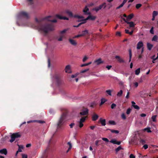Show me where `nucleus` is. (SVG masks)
Here are the masks:
<instances>
[{"label":"nucleus","instance_id":"51","mask_svg":"<svg viewBox=\"0 0 158 158\" xmlns=\"http://www.w3.org/2000/svg\"><path fill=\"white\" fill-rule=\"evenodd\" d=\"M116 106V104L114 103H113L111 104V109H113Z\"/></svg>","mask_w":158,"mask_h":158},{"label":"nucleus","instance_id":"49","mask_svg":"<svg viewBox=\"0 0 158 158\" xmlns=\"http://www.w3.org/2000/svg\"><path fill=\"white\" fill-rule=\"evenodd\" d=\"M106 92L109 95H111V91L110 90H106Z\"/></svg>","mask_w":158,"mask_h":158},{"label":"nucleus","instance_id":"16","mask_svg":"<svg viewBox=\"0 0 158 158\" xmlns=\"http://www.w3.org/2000/svg\"><path fill=\"white\" fill-rule=\"evenodd\" d=\"M94 63H96L97 65H99L100 64H102L104 63V61L102 60L101 58H100L94 61Z\"/></svg>","mask_w":158,"mask_h":158},{"label":"nucleus","instance_id":"20","mask_svg":"<svg viewBox=\"0 0 158 158\" xmlns=\"http://www.w3.org/2000/svg\"><path fill=\"white\" fill-rule=\"evenodd\" d=\"M0 153L2 154H4L6 155L7 154V151L6 148H4L0 150Z\"/></svg>","mask_w":158,"mask_h":158},{"label":"nucleus","instance_id":"63","mask_svg":"<svg viewBox=\"0 0 158 158\" xmlns=\"http://www.w3.org/2000/svg\"><path fill=\"white\" fill-rule=\"evenodd\" d=\"M111 67L112 66L111 65H107L106 66V68H107L108 70L110 69Z\"/></svg>","mask_w":158,"mask_h":158},{"label":"nucleus","instance_id":"37","mask_svg":"<svg viewBox=\"0 0 158 158\" xmlns=\"http://www.w3.org/2000/svg\"><path fill=\"white\" fill-rule=\"evenodd\" d=\"M123 91L122 90H121L119 92H118L117 95L118 97H120L122 96L123 94Z\"/></svg>","mask_w":158,"mask_h":158},{"label":"nucleus","instance_id":"4","mask_svg":"<svg viewBox=\"0 0 158 158\" xmlns=\"http://www.w3.org/2000/svg\"><path fill=\"white\" fill-rule=\"evenodd\" d=\"M53 79L58 86L61 85L62 83V81L60 79V75L56 73L54 74Z\"/></svg>","mask_w":158,"mask_h":158},{"label":"nucleus","instance_id":"5","mask_svg":"<svg viewBox=\"0 0 158 158\" xmlns=\"http://www.w3.org/2000/svg\"><path fill=\"white\" fill-rule=\"evenodd\" d=\"M21 137V135L19 133H15L13 134L11 136V139L10 140V142L12 143L15 141L16 138H19Z\"/></svg>","mask_w":158,"mask_h":158},{"label":"nucleus","instance_id":"41","mask_svg":"<svg viewBox=\"0 0 158 158\" xmlns=\"http://www.w3.org/2000/svg\"><path fill=\"white\" fill-rule=\"evenodd\" d=\"M79 73H76L74 75H72L71 76V77L72 78H74L76 77L79 74Z\"/></svg>","mask_w":158,"mask_h":158},{"label":"nucleus","instance_id":"2","mask_svg":"<svg viewBox=\"0 0 158 158\" xmlns=\"http://www.w3.org/2000/svg\"><path fill=\"white\" fill-rule=\"evenodd\" d=\"M67 113V111L66 110L65 112L63 113L61 116L60 117L57 123V129H60L61 127L64 124V120L66 117Z\"/></svg>","mask_w":158,"mask_h":158},{"label":"nucleus","instance_id":"32","mask_svg":"<svg viewBox=\"0 0 158 158\" xmlns=\"http://www.w3.org/2000/svg\"><path fill=\"white\" fill-rule=\"evenodd\" d=\"M87 116H85L82 117L80 119V122L83 123L85 122L86 118H87Z\"/></svg>","mask_w":158,"mask_h":158},{"label":"nucleus","instance_id":"13","mask_svg":"<svg viewBox=\"0 0 158 158\" xmlns=\"http://www.w3.org/2000/svg\"><path fill=\"white\" fill-rule=\"evenodd\" d=\"M143 42L141 41H139L137 44V49H140L141 47L143 46Z\"/></svg>","mask_w":158,"mask_h":158},{"label":"nucleus","instance_id":"15","mask_svg":"<svg viewBox=\"0 0 158 158\" xmlns=\"http://www.w3.org/2000/svg\"><path fill=\"white\" fill-rule=\"evenodd\" d=\"M56 17L60 19H64L66 20H69V19L68 18L66 17H62L59 15H56Z\"/></svg>","mask_w":158,"mask_h":158},{"label":"nucleus","instance_id":"3","mask_svg":"<svg viewBox=\"0 0 158 158\" xmlns=\"http://www.w3.org/2000/svg\"><path fill=\"white\" fill-rule=\"evenodd\" d=\"M29 14L26 12L22 11L20 12L17 15V19L18 20L22 19H28L30 18Z\"/></svg>","mask_w":158,"mask_h":158},{"label":"nucleus","instance_id":"1","mask_svg":"<svg viewBox=\"0 0 158 158\" xmlns=\"http://www.w3.org/2000/svg\"><path fill=\"white\" fill-rule=\"evenodd\" d=\"M51 17L50 16L46 17L45 18L38 19L37 18H35V23H31V27L34 29L37 30L41 33L47 34L49 31H52L54 30V26L53 24H48L47 21L52 22L56 23L57 22L56 19H54L50 20L49 19Z\"/></svg>","mask_w":158,"mask_h":158},{"label":"nucleus","instance_id":"8","mask_svg":"<svg viewBox=\"0 0 158 158\" xmlns=\"http://www.w3.org/2000/svg\"><path fill=\"white\" fill-rule=\"evenodd\" d=\"M89 9L88 6H86L83 10V11L85 15H88L91 14L90 12H89Z\"/></svg>","mask_w":158,"mask_h":158},{"label":"nucleus","instance_id":"53","mask_svg":"<svg viewBox=\"0 0 158 158\" xmlns=\"http://www.w3.org/2000/svg\"><path fill=\"white\" fill-rule=\"evenodd\" d=\"M133 107L135 109H137V110H139V107L137 105H135L133 106Z\"/></svg>","mask_w":158,"mask_h":158},{"label":"nucleus","instance_id":"55","mask_svg":"<svg viewBox=\"0 0 158 158\" xmlns=\"http://www.w3.org/2000/svg\"><path fill=\"white\" fill-rule=\"evenodd\" d=\"M67 31V30L66 29H64L63 30L60 31V34H64L66 32V31Z\"/></svg>","mask_w":158,"mask_h":158},{"label":"nucleus","instance_id":"9","mask_svg":"<svg viewBox=\"0 0 158 158\" xmlns=\"http://www.w3.org/2000/svg\"><path fill=\"white\" fill-rule=\"evenodd\" d=\"M123 20L124 21H125L126 23L127 24H129V26L130 27H135V24L133 22H129L126 20L125 18L123 19Z\"/></svg>","mask_w":158,"mask_h":158},{"label":"nucleus","instance_id":"28","mask_svg":"<svg viewBox=\"0 0 158 158\" xmlns=\"http://www.w3.org/2000/svg\"><path fill=\"white\" fill-rule=\"evenodd\" d=\"M86 20H86L85 19H83L81 20H78L77 21V22H81V21H82V22H81L80 23V24H81H81H84V23H85L86 22Z\"/></svg>","mask_w":158,"mask_h":158},{"label":"nucleus","instance_id":"40","mask_svg":"<svg viewBox=\"0 0 158 158\" xmlns=\"http://www.w3.org/2000/svg\"><path fill=\"white\" fill-rule=\"evenodd\" d=\"M101 141H101V140H97L95 142V145L97 146H98L99 145V144H98V143Z\"/></svg>","mask_w":158,"mask_h":158},{"label":"nucleus","instance_id":"17","mask_svg":"<svg viewBox=\"0 0 158 158\" xmlns=\"http://www.w3.org/2000/svg\"><path fill=\"white\" fill-rule=\"evenodd\" d=\"M115 58L117 59L118 61L120 63H124V61L119 56H116Z\"/></svg>","mask_w":158,"mask_h":158},{"label":"nucleus","instance_id":"62","mask_svg":"<svg viewBox=\"0 0 158 158\" xmlns=\"http://www.w3.org/2000/svg\"><path fill=\"white\" fill-rule=\"evenodd\" d=\"M22 158H27V155L23 154L22 155Z\"/></svg>","mask_w":158,"mask_h":158},{"label":"nucleus","instance_id":"59","mask_svg":"<svg viewBox=\"0 0 158 158\" xmlns=\"http://www.w3.org/2000/svg\"><path fill=\"white\" fill-rule=\"evenodd\" d=\"M143 147L145 149H147L148 148V145L147 144H144L143 146Z\"/></svg>","mask_w":158,"mask_h":158},{"label":"nucleus","instance_id":"47","mask_svg":"<svg viewBox=\"0 0 158 158\" xmlns=\"http://www.w3.org/2000/svg\"><path fill=\"white\" fill-rule=\"evenodd\" d=\"M116 141H117L116 140L114 139H112L110 140V142L114 144H116Z\"/></svg>","mask_w":158,"mask_h":158},{"label":"nucleus","instance_id":"11","mask_svg":"<svg viewBox=\"0 0 158 158\" xmlns=\"http://www.w3.org/2000/svg\"><path fill=\"white\" fill-rule=\"evenodd\" d=\"M89 15L85 19L86 20H90L93 21L96 18V17L95 16H92L91 14Z\"/></svg>","mask_w":158,"mask_h":158},{"label":"nucleus","instance_id":"46","mask_svg":"<svg viewBox=\"0 0 158 158\" xmlns=\"http://www.w3.org/2000/svg\"><path fill=\"white\" fill-rule=\"evenodd\" d=\"M142 6V4H137L136 5V8L137 9H139Z\"/></svg>","mask_w":158,"mask_h":158},{"label":"nucleus","instance_id":"35","mask_svg":"<svg viewBox=\"0 0 158 158\" xmlns=\"http://www.w3.org/2000/svg\"><path fill=\"white\" fill-rule=\"evenodd\" d=\"M140 68H139L135 71V74L136 75H138L140 73Z\"/></svg>","mask_w":158,"mask_h":158},{"label":"nucleus","instance_id":"52","mask_svg":"<svg viewBox=\"0 0 158 158\" xmlns=\"http://www.w3.org/2000/svg\"><path fill=\"white\" fill-rule=\"evenodd\" d=\"M121 117L123 119H126V117L125 114L124 113H123L122 114Z\"/></svg>","mask_w":158,"mask_h":158},{"label":"nucleus","instance_id":"31","mask_svg":"<svg viewBox=\"0 0 158 158\" xmlns=\"http://www.w3.org/2000/svg\"><path fill=\"white\" fill-rule=\"evenodd\" d=\"M129 62H130L131 60V59L132 57V52H131V49H129Z\"/></svg>","mask_w":158,"mask_h":158},{"label":"nucleus","instance_id":"44","mask_svg":"<svg viewBox=\"0 0 158 158\" xmlns=\"http://www.w3.org/2000/svg\"><path fill=\"white\" fill-rule=\"evenodd\" d=\"M109 123L111 125H115V122L114 121L110 120L109 121Z\"/></svg>","mask_w":158,"mask_h":158},{"label":"nucleus","instance_id":"38","mask_svg":"<svg viewBox=\"0 0 158 158\" xmlns=\"http://www.w3.org/2000/svg\"><path fill=\"white\" fill-rule=\"evenodd\" d=\"M145 143V140L143 139H140L139 140V144H143Z\"/></svg>","mask_w":158,"mask_h":158},{"label":"nucleus","instance_id":"56","mask_svg":"<svg viewBox=\"0 0 158 158\" xmlns=\"http://www.w3.org/2000/svg\"><path fill=\"white\" fill-rule=\"evenodd\" d=\"M83 123L79 121V127H80L81 128L83 126Z\"/></svg>","mask_w":158,"mask_h":158},{"label":"nucleus","instance_id":"30","mask_svg":"<svg viewBox=\"0 0 158 158\" xmlns=\"http://www.w3.org/2000/svg\"><path fill=\"white\" fill-rule=\"evenodd\" d=\"M74 18H77L78 19H81V18H83L84 17L82 16H79L78 15H73V17Z\"/></svg>","mask_w":158,"mask_h":158},{"label":"nucleus","instance_id":"26","mask_svg":"<svg viewBox=\"0 0 158 158\" xmlns=\"http://www.w3.org/2000/svg\"><path fill=\"white\" fill-rule=\"evenodd\" d=\"M152 40L157 42L158 40V36L156 35H155L152 38Z\"/></svg>","mask_w":158,"mask_h":158},{"label":"nucleus","instance_id":"7","mask_svg":"<svg viewBox=\"0 0 158 158\" xmlns=\"http://www.w3.org/2000/svg\"><path fill=\"white\" fill-rule=\"evenodd\" d=\"M89 110L87 108H83L81 112H80V114L81 115H87L88 114Z\"/></svg>","mask_w":158,"mask_h":158},{"label":"nucleus","instance_id":"34","mask_svg":"<svg viewBox=\"0 0 158 158\" xmlns=\"http://www.w3.org/2000/svg\"><path fill=\"white\" fill-rule=\"evenodd\" d=\"M158 15V12L156 11H154L153 12L152 15L156 17Z\"/></svg>","mask_w":158,"mask_h":158},{"label":"nucleus","instance_id":"21","mask_svg":"<svg viewBox=\"0 0 158 158\" xmlns=\"http://www.w3.org/2000/svg\"><path fill=\"white\" fill-rule=\"evenodd\" d=\"M153 47V45L149 43H147V47L149 50H151Z\"/></svg>","mask_w":158,"mask_h":158},{"label":"nucleus","instance_id":"36","mask_svg":"<svg viewBox=\"0 0 158 158\" xmlns=\"http://www.w3.org/2000/svg\"><path fill=\"white\" fill-rule=\"evenodd\" d=\"M66 13L70 17H73V15L72 13L70 11H67L66 12Z\"/></svg>","mask_w":158,"mask_h":158},{"label":"nucleus","instance_id":"45","mask_svg":"<svg viewBox=\"0 0 158 158\" xmlns=\"http://www.w3.org/2000/svg\"><path fill=\"white\" fill-rule=\"evenodd\" d=\"M122 149V148L121 147V146H119L117 148H116L115 150L116 152H118L120 150Z\"/></svg>","mask_w":158,"mask_h":158},{"label":"nucleus","instance_id":"29","mask_svg":"<svg viewBox=\"0 0 158 158\" xmlns=\"http://www.w3.org/2000/svg\"><path fill=\"white\" fill-rule=\"evenodd\" d=\"M106 100L104 98H102L101 99V102L100 104V106L103 105L106 101Z\"/></svg>","mask_w":158,"mask_h":158},{"label":"nucleus","instance_id":"48","mask_svg":"<svg viewBox=\"0 0 158 158\" xmlns=\"http://www.w3.org/2000/svg\"><path fill=\"white\" fill-rule=\"evenodd\" d=\"M36 122L38 123L41 124L44 123H45L44 121L40 120H36Z\"/></svg>","mask_w":158,"mask_h":158},{"label":"nucleus","instance_id":"61","mask_svg":"<svg viewBox=\"0 0 158 158\" xmlns=\"http://www.w3.org/2000/svg\"><path fill=\"white\" fill-rule=\"evenodd\" d=\"M123 6V5L122 4H121L118 6L117 7H116V9H119L121 8V7H122Z\"/></svg>","mask_w":158,"mask_h":158},{"label":"nucleus","instance_id":"14","mask_svg":"<svg viewBox=\"0 0 158 158\" xmlns=\"http://www.w3.org/2000/svg\"><path fill=\"white\" fill-rule=\"evenodd\" d=\"M140 139L135 138L132 140V142L133 144L135 145H138L139 143Z\"/></svg>","mask_w":158,"mask_h":158},{"label":"nucleus","instance_id":"39","mask_svg":"<svg viewBox=\"0 0 158 158\" xmlns=\"http://www.w3.org/2000/svg\"><path fill=\"white\" fill-rule=\"evenodd\" d=\"M156 115H153L152 117V121L153 122H156Z\"/></svg>","mask_w":158,"mask_h":158},{"label":"nucleus","instance_id":"23","mask_svg":"<svg viewBox=\"0 0 158 158\" xmlns=\"http://www.w3.org/2000/svg\"><path fill=\"white\" fill-rule=\"evenodd\" d=\"M98 118V116L97 114H94L92 116V119L94 121H96Z\"/></svg>","mask_w":158,"mask_h":158},{"label":"nucleus","instance_id":"42","mask_svg":"<svg viewBox=\"0 0 158 158\" xmlns=\"http://www.w3.org/2000/svg\"><path fill=\"white\" fill-rule=\"evenodd\" d=\"M89 70V69H87L84 70H82L80 71V73H84L88 71Z\"/></svg>","mask_w":158,"mask_h":158},{"label":"nucleus","instance_id":"50","mask_svg":"<svg viewBox=\"0 0 158 158\" xmlns=\"http://www.w3.org/2000/svg\"><path fill=\"white\" fill-rule=\"evenodd\" d=\"M102 139L103 140L105 141L106 142H109V140L108 139L106 138H102Z\"/></svg>","mask_w":158,"mask_h":158},{"label":"nucleus","instance_id":"54","mask_svg":"<svg viewBox=\"0 0 158 158\" xmlns=\"http://www.w3.org/2000/svg\"><path fill=\"white\" fill-rule=\"evenodd\" d=\"M131 110L130 108L128 109L126 111L127 114H129L131 112Z\"/></svg>","mask_w":158,"mask_h":158},{"label":"nucleus","instance_id":"22","mask_svg":"<svg viewBox=\"0 0 158 158\" xmlns=\"http://www.w3.org/2000/svg\"><path fill=\"white\" fill-rule=\"evenodd\" d=\"M134 16V15L133 14H130L127 17L126 20L128 21L131 19Z\"/></svg>","mask_w":158,"mask_h":158},{"label":"nucleus","instance_id":"60","mask_svg":"<svg viewBox=\"0 0 158 158\" xmlns=\"http://www.w3.org/2000/svg\"><path fill=\"white\" fill-rule=\"evenodd\" d=\"M145 130H146L148 132H152L150 128H146L145 129Z\"/></svg>","mask_w":158,"mask_h":158},{"label":"nucleus","instance_id":"64","mask_svg":"<svg viewBox=\"0 0 158 158\" xmlns=\"http://www.w3.org/2000/svg\"><path fill=\"white\" fill-rule=\"evenodd\" d=\"M130 158H135V156L132 154L130 155Z\"/></svg>","mask_w":158,"mask_h":158},{"label":"nucleus","instance_id":"43","mask_svg":"<svg viewBox=\"0 0 158 158\" xmlns=\"http://www.w3.org/2000/svg\"><path fill=\"white\" fill-rule=\"evenodd\" d=\"M88 59V57H87L86 56H85L82 59L83 62H85Z\"/></svg>","mask_w":158,"mask_h":158},{"label":"nucleus","instance_id":"12","mask_svg":"<svg viewBox=\"0 0 158 158\" xmlns=\"http://www.w3.org/2000/svg\"><path fill=\"white\" fill-rule=\"evenodd\" d=\"M73 39L69 38V42L71 45L73 46H76L77 45V42Z\"/></svg>","mask_w":158,"mask_h":158},{"label":"nucleus","instance_id":"18","mask_svg":"<svg viewBox=\"0 0 158 158\" xmlns=\"http://www.w3.org/2000/svg\"><path fill=\"white\" fill-rule=\"evenodd\" d=\"M99 120L102 126H104L106 125V120L105 119H102V118H100Z\"/></svg>","mask_w":158,"mask_h":158},{"label":"nucleus","instance_id":"27","mask_svg":"<svg viewBox=\"0 0 158 158\" xmlns=\"http://www.w3.org/2000/svg\"><path fill=\"white\" fill-rule=\"evenodd\" d=\"M97 105V103L95 102H92L90 104V107L92 108H94V106H96Z\"/></svg>","mask_w":158,"mask_h":158},{"label":"nucleus","instance_id":"10","mask_svg":"<svg viewBox=\"0 0 158 158\" xmlns=\"http://www.w3.org/2000/svg\"><path fill=\"white\" fill-rule=\"evenodd\" d=\"M65 72L67 73H72L70 66L69 65H67L65 67Z\"/></svg>","mask_w":158,"mask_h":158},{"label":"nucleus","instance_id":"24","mask_svg":"<svg viewBox=\"0 0 158 158\" xmlns=\"http://www.w3.org/2000/svg\"><path fill=\"white\" fill-rule=\"evenodd\" d=\"M23 148V147L22 146L19 145V148L16 152V155H17L18 152H21L22 151L21 149Z\"/></svg>","mask_w":158,"mask_h":158},{"label":"nucleus","instance_id":"25","mask_svg":"<svg viewBox=\"0 0 158 158\" xmlns=\"http://www.w3.org/2000/svg\"><path fill=\"white\" fill-rule=\"evenodd\" d=\"M108 130L110 131L113 133H115L116 134H118L119 132V131H118V130H111V129H107V130Z\"/></svg>","mask_w":158,"mask_h":158},{"label":"nucleus","instance_id":"6","mask_svg":"<svg viewBox=\"0 0 158 158\" xmlns=\"http://www.w3.org/2000/svg\"><path fill=\"white\" fill-rule=\"evenodd\" d=\"M106 2H104L102 4L100 5L99 6L96 7L95 8L94 10L96 12H98L99 10H101L102 8L103 7L104 9L106 7Z\"/></svg>","mask_w":158,"mask_h":158},{"label":"nucleus","instance_id":"58","mask_svg":"<svg viewBox=\"0 0 158 158\" xmlns=\"http://www.w3.org/2000/svg\"><path fill=\"white\" fill-rule=\"evenodd\" d=\"M81 37V35H80V34H79V35H75V36L73 37L72 38L73 39H75V38H78V37Z\"/></svg>","mask_w":158,"mask_h":158},{"label":"nucleus","instance_id":"57","mask_svg":"<svg viewBox=\"0 0 158 158\" xmlns=\"http://www.w3.org/2000/svg\"><path fill=\"white\" fill-rule=\"evenodd\" d=\"M150 33H151L152 34H154V31H153V27H152L151 28V29L150 30Z\"/></svg>","mask_w":158,"mask_h":158},{"label":"nucleus","instance_id":"33","mask_svg":"<svg viewBox=\"0 0 158 158\" xmlns=\"http://www.w3.org/2000/svg\"><path fill=\"white\" fill-rule=\"evenodd\" d=\"M67 144L69 145V147L68 148V150L66 152H68L69 151V150L71 149V148H72V144L70 143V142H68V143H67Z\"/></svg>","mask_w":158,"mask_h":158},{"label":"nucleus","instance_id":"19","mask_svg":"<svg viewBox=\"0 0 158 158\" xmlns=\"http://www.w3.org/2000/svg\"><path fill=\"white\" fill-rule=\"evenodd\" d=\"M88 33V30H85L81 32V34H80L81 37L85 36Z\"/></svg>","mask_w":158,"mask_h":158}]
</instances>
